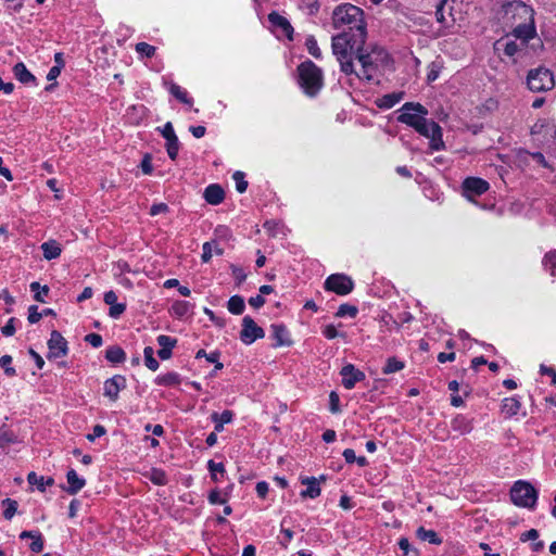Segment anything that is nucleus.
<instances>
[{"mask_svg":"<svg viewBox=\"0 0 556 556\" xmlns=\"http://www.w3.org/2000/svg\"><path fill=\"white\" fill-rule=\"evenodd\" d=\"M236 181V189L239 193L245 192L248 188V181L244 179V174L240 170L235 172L232 176Z\"/></svg>","mask_w":556,"mask_h":556,"instance_id":"49","label":"nucleus"},{"mask_svg":"<svg viewBox=\"0 0 556 556\" xmlns=\"http://www.w3.org/2000/svg\"><path fill=\"white\" fill-rule=\"evenodd\" d=\"M191 304L187 301H177L173 304V312L176 316L182 317L189 313Z\"/></svg>","mask_w":556,"mask_h":556,"instance_id":"46","label":"nucleus"},{"mask_svg":"<svg viewBox=\"0 0 556 556\" xmlns=\"http://www.w3.org/2000/svg\"><path fill=\"white\" fill-rule=\"evenodd\" d=\"M366 42H356V35L339 33L332 37V51L340 63L341 71L346 75L354 72L353 60L357 51Z\"/></svg>","mask_w":556,"mask_h":556,"instance_id":"4","label":"nucleus"},{"mask_svg":"<svg viewBox=\"0 0 556 556\" xmlns=\"http://www.w3.org/2000/svg\"><path fill=\"white\" fill-rule=\"evenodd\" d=\"M1 505L3 506L4 510H3V517L7 519V520H11L13 518V516L15 515L16 510H17V507H18V504L15 500H11V498H4L2 502H1Z\"/></svg>","mask_w":556,"mask_h":556,"instance_id":"41","label":"nucleus"},{"mask_svg":"<svg viewBox=\"0 0 556 556\" xmlns=\"http://www.w3.org/2000/svg\"><path fill=\"white\" fill-rule=\"evenodd\" d=\"M463 194L470 201L486 192L490 185L486 180L478 177H468L463 181Z\"/></svg>","mask_w":556,"mask_h":556,"instance_id":"12","label":"nucleus"},{"mask_svg":"<svg viewBox=\"0 0 556 556\" xmlns=\"http://www.w3.org/2000/svg\"><path fill=\"white\" fill-rule=\"evenodd\" d=\"M265 337V331L260 327L254 319L247 315L242 318V329L240 331V340L245 345H250L257 339Z\"/></svg>","mask_w":556,"mask_h":556,"instance_id":"10","label":"nucleus"},{"mask_svg":"<svg viewBox=\"0 0 556 556\" xmlns=\"http://www.w3.org/2000/svg\"><path fill=\"white\" fill-rule=\"evenodd\" d=\"M473 419L469 418L465 415L457 414L452 420H451V428L453 431L457 432L458 434H467L470 433L473 429Z\"/></svg>","mask_w":556,"mask_h":556,"instance_id":"17","label":"nucleus"},{"mask_svg":"<svg viewBox=\"0 0 556 556\" xmlns=\"http://www.w3.org/2000/svg\"><path fill=\"white\" fill-rule=\"evenodd\" d=\"M48 358L55 359L60 357H64L68 353V345L65 338L56 330H53L50 334V339L48 340Z\"/></svg>","mask_w":556,"mask_h":556,"instance_id":"11","label":"nucleus"},{"mask_svg":"<svg viewBox=\"0 0 556 556\" xmlns=\"http://www.w3.org/2000/svg\"><path fill=\"white\" fill-rule=\"evenodd\" d=\"M268 21L274 27L278 37H286L289 40L293 39V27L290 22L277 12H271L268 15Z\"/></svg>","mask_w":556,"mask_h":556,"instance_id":"13","label":"nucleus"},{"mask_svg":"<svg viewBox=\"0 0 556 556\" xmlns=\"http://www.w3.org/2000/svg\"><path fill=\"white\" fill-rule=\"evenodd\" d=\"M521 404L516 397H507L503 401L502 409L508 416L513 417L518 414Z\"/></svg>","mask_w":556,"mask_h":556,"instance_id":"33","label":"nucleus"},{"mask_svg":"<svg viewBox=\"0 0 556 556\" xmlns=\"http://www.w3.org/2000/svg\"><path fill=\"white\" fill-rule=\"evenodd\" d=\"M354 60H357L361 68L355 70L354 74L358 79L366 81H374L378 73L389 62L388 52L381 47H372L370 50L365 48V45L357 51Z\"/></svg>","mask_w":556,"mask_h":556,"instance_id":"3","label":"nucleus"},{"mask_svg":"<svg viewBox=\"0 0 556 556\" xmlns=\"http://www.w3.org/2000/svg\"><path fill=\"white\" fill-rule=\"evenodd\" d=\"M136 51L147 58H152L155 54V47L147 42H138L136 45Z\"/></svg>","mask_w":556,"mask_h":556,"instance_id":"50","label":"nucleus"},{"mask_svg":"<svg viewBox=\"0 0 556 556\" xmlns=\"http://www.w3.org/2000/svg\"><path fill=\"white\" fill-rule=\"evenodd\" d=\"M540 372L542 375H546V376H551L552 377V383L555 386L556 384V370L552 367H547L545 365H541L540 366Z\"/></svg>","mask_w":556,"mask_h":556,"instance_id":"64","label":"nucleus"},{"mask_svg":"<svg viewBox=\"0 0 556 556\" xmlns=\"http://www.w3.org/2000/svg\"><path fill=\"white\" fill-rule=\"evenodd\" d=\"M231 269H232V276L236 279L237 283L238 285L242 283L247 278L244 270L242 268L233 266V265L231 266Z\"/></svg>","mask_w":556,"mask_h":556,"instance_id":"59","label":"nucleus"},{"mask_svg":"<svg viewBox=\"0 0 556 556\" xmlns=\"http://www.w3.org/2000/svg\"><path fill=\"white\" fill-rule=\"evenodd\" d=\"M298 83L306 96H317L324 87L321 68L311 60L302 62L298 66Z\"/></svg>","mask_w":556,"mask_h":556,"instance_id":"5","label":"nucleus"},{"mask_svg":"<svg viewBox=\"0 0 556 556\" xmlns=\"http://www.w3.org/2000/svg\"><path fill=\"white\" fill-rule=\"evenodd\" d=\"M140 167H141L143 174H146V175H150L152 173L153 167H152V163H151V157L149 155H146L142 159Z\"/></svg>","mask_w":556,"mask_h":556,"instance_id":"63","label":"nucleus"},{"mask_svg":"<svg viewBox=\"0 0 556 556\" xmlns=\"http://www.w3.org/2000/svg\"><path fill=\"white\" fill-rule=\"evenodd\" d=\"M510 11H514L518 15L525 16L526 18L529 20L528 23H521L517 25L513 30L514 37H516L517 39H521L522 45H526L530 39H532L535 36V27L532 17L533 10L521 1H513L505 7L506 13H509Z\"/></svg>","mask_w":556,"mask_h":556,"instance_id":"6","label":"nucleus"},{"mask_svg":"<svg viewBox=\"0 0 556 556\" xmlns=\"http://www.w3.org/2000/svg\"><path fill=\"white\" fill-rule=\"evenodd\" d=\"M66 480L68 486L65 489V491L72 495L78 493L86 485V480L80 478L74 469H70L67 471Z\"/></svg>","mask_w":556,"mask_h":556,"instance_id":"21","label":"nucleus"},{"mask_svg":"<svg viewBox=\"0 0 556 556\" xmlns=\"http://www.w3.org/2000/svg\"><path fill=\"white\" fill-rule=\"evenodd\" d=\"M325 289L339 295H346L354 288L353 280L344 274H332L325 280Z\"/></svg>","mask_w":556,"mask_h":556,"instance_id":"9","label":"nucleus"},{"mask_svg":"<svg viewBox=\"0 0 556 556\" xmlns=\"http://www.w3.org/2000/svg\"><path fill=\"white\" fill-rule=\"evenodd\" d=\"M106 432L105 428L101 425H96L92 432L87 434V440L94 441L97 438L104 435Z\"/></svg>","mask_w":556,"mask_h":556,"instance_id":"57","label":"nucleus"},{"mask_svg":"<svg viewBox=\"0 0 556 556\" xmlns=\"http://www.w3.org/2000/svg\"><path fill=\"white\" fill-rule=\"evenodd\" d=\"M105 358L113 364H119L126 359V354L121 346L111 345L105 351Z\"/></svg>","mask_w":556,"mask_h":556,"instance_id":"28","label":"nucleus"},{"mask_svg":"<svg viewBox=\"0 0 556 556\" xmlns=\"http://www.w3.org/2000/svg\"><path fill=\"white\" fill-rule=\"evenodd\" d=\"M329 409L333 414L340 413V399L337 392L332 391L329 395Z\"/></svg>","mask_w":556,"mask_h":556,"instance_id":"51","label":"nucleus"},{"mask_svg":"<svg viewBox=\"0 0 556 556\" xmlns=\"http://www.w3.org/2000/svg\"><path fill=\"white\" fill-rule=\"evenodd\" d=\"M162 135L163 137L167 140H169L170 138H174L176 137V134L174 131V127L172 125L170 122H167L164 126H163V129H162Z\"/></svg>","mask_w":556,"mask_h":556,"instance_id":"62","label":"nucleus"},{"mask_svg":"<svg viewBox=\"0 0 556 556\" xmlns=\"http://www.w3.org/2000/svg\"><path fill=\"white\" fill-rule=\"evenodd\" d=\"M126 388V378L122 375H115L104 381L103 394L112 402H116L119 391Z\"/></svg>","mask_w":556,"mask_h":556,"instance_id":"14","label":"nucleus"},{"mask_svg":"<svg viewBox=\"0 0 556 556\" xmlns=\"http://www.w3.org/2000/svg\"><path fill=\"white\" fill-rule=\"evenodd\" d=\"M13 74L15 78L22 84L37 85L36 77L27 70L23 62H18L13 66Z\"/></svg>","mask_w":556,"mask_h":556,"instance_id":"22","label":"nucleus"},{"mask_svg":"<svg viewBox=\"0 0 556 556\" xmlns=\"http://www.w3.org/2000/svg\"><path fill=\"white\" fill-rule=\"evenodd\" d=\"M227 309L233 315H241L245 309L244 299L241 295H232L227 302Z\"/></svg>","mask_w":556,"mask_h":556,"instance_id":"31","label":"nucleus"},{"mask_svg":"<svg viewBox=\"0 0 556 556\" xmlns=\"http://www.w3.org/2000/svg\"><path fill=\"white\" fill-rule=\"evenodd\" d=\"M255 490H256L257 495L261 498H264V497H266L268 490H269L268 483L265 481H260L256 483Z\"/></svg>","mask_w":556,"mask_h":556,"instance_id":"61","label":"nucleus"},{"mask_svg":"<svg viewBox=\"0 0 556 556\" xmlns=\"http://www.w3.org/2000/svg\"><path fill=\"white\" fill-rule=\"evenodd\" d=\"M302 484H306L307 488L301 492V497L316 498L320 495L319 479L315 477H306L301 480Z\"/></svg>","mask_w":556,"mask_h":556,"instance_id":"20","label":"nucleus"},{"mask_svg":"<svg viewBox=\"0 0 556 556\" xmlns=\"http://www.w3.org/2000/svg\"><path fill=\"white\" fill-rule=\"evenodd\" d=\"M14 323H15V318L12 317L8 320V323L1 328V332L5 336V337H11L15 333V326H14Z\"/></svg>","mask_w":556,"mask_h":556,"instance_id":"58","label":"nucleus"},{"mask_svg":"<svg viewBox=\"0 0 556 556\" xmlns=\"http://www.w3.org/2000/svg\"><path fill=\"white\" fill-rule=\"evenodd\" d=\"M321 332H323V334H324L327 339H329V340H332V339H334V338H337V337H339V336L344 337V334H343V333H340V332L336 329V327H334L333 325H327V326H325V327L323 328V331H321Z\"/></svg>","mask_w":556,"mask_h":556,"instance_id":"54","label":"nucleus"},{"mask_svg":"<svg viewBox=\"0 0 556 556\" xmlns=\"http://www.w3.org/2000/svg\"><path fill=\"white\" fill-rule=\"evenodd\" d=\"M43 257L48 261L54 260L61 255L62 249L55 240H49L41 244Z\"/></svg>","mask_w":556,"mask_h":556,"instance_id":"27","label":"nucleus"},{"mask_svg":"<svg viewBox=\"0 0 556 556\" xmlns=\"http://www.w3.org/2000/svg\"><path fill=\"white\" fill-rule=\"evenodd\" d=\"M332 26L343 34L356 35V42H366L367 30L361 8L342 3L332 13Z\"/></svg>","mask_w":556,"mask_h":556,"instance_id":"2","label":"nucleus"},{"mask_svg":"<svg viewBox=\"0 0 556 556\" xmlns=\"http://www.w3.org/2000/svg\"><path fill=\"white\" fill-rule=\"evenodd\" d=\"M416 535L421 541H427L433 545H440L442 539L437 534L434 530H427L424 527H419L416 531Z\"/></svg>","mask_w":556,"mask_h":556,"instance_id":"29","label":"nucleus"},{"mask_svg":"<svg viewBox=\"0 0 556 556\" xmlns=\"http://www.w3.org/2000/svg\"><path fill=\"white\" fill-rule=\"evenodd\" d=\"M207 500L212 505L225 504L227 502L226 498L220 497V493L216 489L210 492Z\"/></svg>","mask_w":556,"mask_h":556,"instance_id":"56","label":"nucleus"},{"mask_svg":"<svg viewBox=\"0 0 556 556\" xmlns=\"http://www.w3.org/2000/svg\"><path fill=\"white\" fill-rule=\"evenodd\" d=\"M207 469L208 471L211 472V478L217 482L218 481V478H217V475L218 473H224L225 472V467L222 463H215L214 460H208L207 462Z\"/></svg>","mask_w":556,"mask_h":556,"instance_id":"47","label":"nucleus"},{"mask_svg":"<svg viewBox=\"0 0 556 556\" xmlns=\"http://www.w3.org/2000/svg\"><path fill=\"white\" fill-rule=\"evenodd\" d=\"M403 98L404 92H392L377 99L376 104L379 109L389 110L397 104Z\"/></svg>","mask_w":556,"mask_h":556,"instance_id":"25","label":"nucleus"},{"mask_svg":"<svg viewBox=\"0 0 556 556\" xmlns=\"http://www.w3.org/2000/svg\"><path fill=\"white\" fill-rule=\"evenodd\" d=\"M29 287H30V290L34 292V299L37 302L46 303V299L45 298L49 293L48 286H40L39 282L34 281V282L30 283Z\"/></svg>","mask_w":556,"mask_h":556,"instance_id":"37","label":"nucleus"},{"mask_svg":"<svg viewBox=\"0 0 556 556\" xmlns=\"http://www.w3.org/2000/svg\"><path fill=\"white\" fill-rule=\"evenodd\" d=\"M204 199L208 204L218 205L225 199V192L219 185L212 184L204 190Z\"/></svg>","mask_w":556,"mask_h":556,"instance_id":"19","label":"nucleus"},{"mask_svg":"<svg viewBox=\"0 0 556 556\" xmlns=\"http://www.w3.org/2000/svg\"><path fill=\"white\" fill-rule=\"evenodd\" d=\"M20 539H31L29 549L34 553H41L43 549V539L39 531H23L20 534Z\"/></svg>","mask_w":556,"mask_h":556,"instance_id":"24","label":"nucleus"},{"mask_svg":"<svg viewBox=\"0 0 556 556\" xmlns=\"http://www.w3.org/2000/svg\"><path fill=\"white\" fill-rule=\"evenodd\" d=\"M168 211V206L167 204L165 203H156V204H153L150 208V215L151 216H156L161 213H165Z\"/></svg>","mask_w":556,"mask_h":556,"instance_id":"60","label":"nucleus"},{"mask_svg":"<svg viewBox=\"0 0 556 556\" xmlns=\"http://www.w3.org/2000/svg\"><path fill=\"white\" fill-rule=\"evenodd\" d=\"M202 250L203 252L201 257L204 263H207L212 258L213 254L222 255L224 253V250L215 241L205 242Z\"/></svg>","mask_w":556,"mask_h":556,"instance_id":"30","label":"nucleus"},{"mask_svg":"<svg viewBox=\"0 0 556 556\" xmlns=\"http://www.w3.org/2000/svg\"><path fill=\"white\" fill-rule=\"evenodd\" d=\"M27 481L30 485H36L40 491H45L47 485H52L54 483L52 478H48L46 480L42 476H38L34 471L28 473Z\"/></svg>","mask_w":556,"mask_h":556,"instance_id":"32","label":"nucleus"},{"mask_svg":"<svg viewBox=\"0 0 556 556\" xmlns=\"http://www.w3.org/2000/svg\"><path fill=\"white\" fill-rule=\"evenodd\" d=\"M543 267L552 276H556V251H551L543 257Z\"/></svg>","mask_w":556,"mask_h":556,"instance_id":"40","label":"nucleus"},{"mask_svg":"<svg viewBox=\"0 0 556 556\" xmlns=\"http://www.w3.org/2000/svg\"><path fill=\"white\" fill-rule=\"evenodd\" d=\"M156 341L161 346V349L157 351L159 357L163 361L170 358L172 350L176 346L177 339L169 336L160 334L156 338Z\"/></svg>","mask_w":556,"mask_h":556,"instance_id":"18","label":"nucleus"},{"mask_svg":"<svg viewBox=\"0 0 556 556\" xmlns=\"http://www.w3.org/2000/svg\"><path fill=\"white\" fill-rule=\"evenodd\" d=\"M85 341L93 348H100L103 343L102 337L99 333H89L85 337Z\"/></svg>","mask_w":556,"mask_h":556,"instance_id":"55","label":"nucleus"},{"mask_svg":"<svg viewBox=\"0 0 556 556\" xmlns=\"http://www.w3.org/2000/svg\"><path fill=\"white\" fill-rule=\"evenodd\" d=\"M510 498L519 507L533 508L538 500V492L529 482L519 480L510 490Z\"/></svg>","mask_w":556,"mask_h":556,"instance_id":"7","label":"nucleus"},{"mask_svg":"<svg viewBox=\"0 0 556 556\" xmlns=\"http://www.w3.org/2000/svg\"><path fill=\"white\" fill-rule=\"evenodd\" d=\"M305 47L311 55L315 59H319L321 56V51L317 45L316 39L313 36H308L305 40Z\"/></svg>","mask_w":556,"mask_h":556,"instance_id":"44","label":"nucleus"},{"mask_svg":"<svg viewBox=\"0 0 556 556\" xmlns=\"http://www.w3.org/2000/svg\"><path fill=\"white\" fill-rule=\"evenodd\" d=\"M42 316H43V314L38 312V306L37 305H30L28 307V317H27V319H28V321L30 324L38 323L41 319Z\"/></svg>","mask_w":556,"mask_h":556,"instance_id":"53","label":"nucleus"},{"mask_svg":"<svg viewBox=\"0 0 556 556\" xmlns=\"http://www.w3.org/2000/svg\"><path fill=\"white\" fill-rule=\"evenodd\" d=\"M397 122L413 127L418 134L430 139L432 151L443 150L442 129L434 121L427 119L428 110L420 103L406 102L400 110Z\"/></svg>","mask_w":556,"mask_h":556,"instance_id":"1","label":"nucleus"},{"mask_svg":"<svg viewBox=\"0 0 556 556\" xmlns=\"http://www.w3.org/2000/svg\"><path fill=\"white\" fill-rule=\"evenodd\" d=\"M166 151L170 160H176L179 151V141L177 136L166 141Z\"/></svg>","mask_w":556,"mask_h":556,"instance_id":"45","label":"nucleus"},{"mask_svg":"<svg viewBox=\"0 0 556 556\" xmlns=\"http://www.w3.org/2000/svg\"><path fill=\"white\" fill-rule=\"evenodd\" d=\"M144 365L152 371L159 369V362L154 357V350L152 346H146L143 350Z\"/></svg>","mask_w":556,"mask_h":556,"instance_id":"38","label":"nucleus"},{"mask_svg":"<svg viewBox=\"0 0 556 556\" xmlns=\"http://www.w3.org/2000/svg\"><path fill=\"white\" fill-rule=\"evenodd\" d=\"M233 412L229 409H225L223 413L214 412L211 415V420L214 422L215 432H222L224 430V425L230 424L233 419Z\"/></svg>","mask_w":556,"mask_h":556,"instance_id":"23","label":"nucleus"},{"mask_svg":"<svg viewBox=\"0 0 556 556\" xmlns=\"http://www.w3.org/2000/svg\"><path fill=\"white\" fill-rule=\"evenodd\" d=\"M155 384L163 387H176L180 384L181 377L178 372L169 371L163 375H159L155 380Z\"/></svg>","mask_w":556,"mask_h":556,"instance_id":"26","label":"nucleus"},{"mask_svg":"<svg viewBox=\"0 0 556 556\" xmlns=\"http://www.w3.org/2000/svg\"><path fill=\"white\" fill-rule=\"evenodd\" d=\"M169 92L180 102L189 105L192 104V100L188 97L187 91L182 89L180 86L172 84Z\"/></svg>","mask_w":556,"mask_h":556,"instance_id":"42","label":"nucleus"},{"mask_svg":"<svg viewBox=\"0 0 556 556\" xmlns=\"http://www.w3.org/2000/svg\"><path fill=\"white\" fill-rule=\"evenodd\" d=\"M501 48H503V51L507 56H514L519 50L518 43L514 40L497 41L495 43V49L500 50Z\"/></svg>","mask_w":556,"mask_h":556,"instance_id":"36","label":"nucleus"},{"mask_svg":"<svg viewBox=\"0 0 556 556\" xmlns=\"http://www.w3.org/2000/svg\"><path fill=\"white\" fill-rule=\"evenodd\" d=\"M340 375L342 376V384L348 390L353 389L357 382L363 381L366 377L362 370L352 364L343 366Z\"/></svg>","mask_w":556,"mask_h":556,"instance_id":"15","label":"nucleus"},{"mask_svg":"<svg viewBox=\"0 0 556 556\" xmlns=\"http://www.w3.org/2000/svg\"><path fill=\"white\" fill-rule=\"evenodd\" d=\"M125 309H126V304L115 303L110 306L109 315H110V317L117 319L125 312Z\"/></svg>","mask_w":556,"mask_h":556,"instance_id":"52","label":"nucleus"},{"mask_svg":"<svg viewBox=\"0 0 556 556\" xmlns=\"http://www.w3.org/2000/svg\"><path fill=\"white\" fill-rule=\"evenodd\" d=\"M271 337L275 340V346H289L292 344L289 331L283 324H273L270 326Z\"/></svg>","mask_w":556,"mask_h":556,"instance_id":"16","label":"nucleus"},{"mask_svg":"<svg viewBox=\"0 0 556 556\" xmlns=\"http://www.w3.org/2000/svg\"><path fill=\"white\" fill-rule=\"evenodd\" d=\"M358 313V309L354 305L341 304L336 313L337 317H352L354 318Z\"/></svg>","mask_w":556,"mask_h":556,"instance_id":"43","label":"nucleus"},{"mask_svg":"<svg viewBox=\"0 0 556 556\" xmlns=\"http://www.w3.org/2000/svg\"><path fill=\"white\" fill-rule=\"evenodd\" d=\"M527 84L531 91L542 92L551 90L554 85V76L552 72L544 67L531 70L527 77Z\"/></svg>","mask_w":556,"mask_h":556,"instance_id":"8","label":"nucleus"},{"mask_svg":"<svg viewBox=\"0 0 556 556\" xmlns=\"http://www.w3.org/2000/svg\"><path fill=\"white\" fill-rule=\"evenodd\" d=\"M146 477L155 485H165L167 483V476L162 469L152 468L146 473Z\"/></svg>","mask_w":556,"mask_h":556,"instance_id":"35","label":"nucleus"},{"mask_svg":"<svg viewBox=\"0 0 556 556\" xmlns=\"http://www.w3.org/2000/svg\"><path fill=\"white\" fill-rule=\"evenodd\" d=\"M404 367V363L399 361L396 357H389L382 369V372L384 375H390L402 370Z\"/></svg>","mask_w":556,"mask_h":556,"instance_id":"39","label":"nucleus"},{"mask_svg":"<svg viewBox=\"0 0 556 556\" xmlns=\"http://www.w3.org/2000/svg\"><path fill=\"white\" fill-rule=\"evenodd\" d=\"M17 442L16 434L11 431L5 425L0 427V447H5L10 444Z\"/></svg>","mask_w":556,"mask_h":556,"instance_id":"34","label":"nucleus"},{"mask_svg":"<svg viewBox=\"0 0 556 556\" xmlns=\"http://www.w3.org/2000/svg\"><path fill=\"white\" fill-rule=\"evenodd\" d=\"M12 363V356L10 355H3L0 358V366L3 368L4 374L9 377H13L16 375V370L14 367L11 366Z\"/></svg>","mask_w":556,"mask_h":556,"instance_id":"48","label":"nucleus"}]
</instances>
